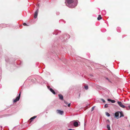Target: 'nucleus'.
Here are the masks:
<instances>
[{"label": "nucleus", "instance_id": "obj_15", "mask_svg": "<svg viewBox=\"0 0 130 130\" xmlns=\"http://www.w3.org/2000/svg\"><path fill=\"white\" fill-rule=\"evenodd\" d=\"M106 115L108 117H110V115L108 112H106Z\"/></svg>", "mask_w": 130, "mask_h": 130}, {"label": "nucleus", "instance_id": "obj_9", "mask_svg": "<svg viewBox=\"0 0 130 130\" xmlns=\"http://www.w3.org/2000/svg\"><path fill=\"white\" fill-rule=\"evenodd\" d=\"M58 96L59 98V99L60 100H63V97L62 95L61 94H59Z\"/></svg>", "mask_w": 130, "mask_h": 130}, {"label": "nucleus", "instance_id": "obj_7", "mask_svg": "<svg viewBox=\"0 0 130 130\" xmlns=\"http://www.w3.org/2000/svg\"><path fill=\"white\" fill-rule=\"evenodd\" d=\"M57 111L58 113H59L61 115H62L63 112V111L60 110H57Z\"/></svg>", "mask_w": 130, "mask_h": 130}, {"label": "nucleus", "instance_id": "obj_5", "mask_svg": "<svg viewBox=\"0 0 130 130\" xmlns=\"http://www.w3.org/2000/svg\"><path fill=\"white\" fill-rule=\"evenodd\" d=\"M39 10L38 9H37V10L35 11L34 14V18L35 19L37 17L38 15V12Z\"/></svg>", "mask_w": 130, "mask_h": 130}, {"label": "nucleus", "instance_id": "obj_18", "mask_svg": "<svg viewBox=\"0 0 130 130\" xmlns=\"http://www.w3.org/2000/svg\"><path fill=\"white\" fill-rule=\"evenodd\" d=\"M95 107V106H94L92 108L91 110V111H92L93 110H94V109Z\"/></svg>", "mask_w": 130, "mask_h": 130}, {"label": "nucleus", "instance_id": "obj_3", "mask_svg": "<svg viewBox=\"0 0 130 130\" xmlns=\"http://www.w3.org/2000/svg\"><path fill=\"white\" fill-rule=\"evenodd\" d=\"M20 95L21 92H20V94H19V95L15 99L13 100V102L14 103H15L17 102V101H18L20 99Z\"/></svg>", "mask_w": 130, "mask_h": 130}, {"label": "nucleus", "instance_id": "obj_11", "mask_svg": "<svg viewBox=\"0 0 130 130\" xmlns=\"http://www.w3.org/2000/svg\"><path fill=\"white\" fill-rule=\"evenodd\" d=\"M50 90L53 94H56L55 92L52 88H50Z\"/></svg>", "mask_w": 130, "mask_h": 130}, {"label": "nucleus", "instance_id": "obj_13", "mask_svg": "<svg viewBox=\"0 0 130 130\" xmlns=\"http://www.w3.org/2000/svg\"><path fill=\"white\" fill-rule=\"evenodd\" d=\"M119 113H120V117L121 118L122 117H123L124 116V115L123 114V113L121 111V112H119Z\"/></svg>", "mask_w": 130, "mask_h": 130}, {"label": "nucleus", "instance_id": "obj_22", "mask_svg": "<svg viewBox=\"0 0 130 130\" xmlns=\"http://www.w3.org/2000/svg\"><path fill=\"white\" fill-rule=\"evenodd\" d=\"M64 103L66 104H68V103L67 102L65 101H64Z\"/></svg>", "mask_w": 130, "mask_h": 130}, {"label": "nucleus", "instance_id": "obj_19", "mask_svg": "<svg viewBox=\"0 0 130 130\" xmlns=\"http://www.w3.org/2000/svg\"><path fill=\"white\" fill-rule=\"evenodd\" d=\"M101 100L103 101V102L104 103H105V100L103 99H101Z\"/></svg>", "mask_w": 130, "mask_h": 130}, {"label": "nucleus", "instance_id": "obj_10", "mask_svg": "<svg viewBox=\"0 0 130 130\" xmlns=\"http://www.w3.org/2000/svg\"><path fill=\"white\" fill-rule=\"evenodd\" d=\"M107 100L108 101L111 102L112 103H114L115 102V100H111L110 99H108Z\"/></svg>", "mask_w": 130, "mask_h": 130}, {"label": "nucleus", "instance_id": "obj_12", "mask_svg": "<svg viewBox=\"0 0 130 130\" xmlns=\"http://www.w3.org/2000/svg\"><path fill=\"white\" fill-rule=\"evenodd\" d=\"M37 116H34L32 117H31L30 119V120H31V121H30V122H31L32 120L34 119H35L36 117Z\"/></svg>", "mask_w": 130, "mask_h": 130}, {"label": "nucleus", "instance_id": "obj_16", "mask_svg": "<svg viewBox=\"0 0 130 130\" xmlns=\"http://www.w3.org/2000/svg\"><path fill=\"white\" fill-rule=\"evenodd\" d=\"M107 127L108 130H110V127L109 125H107Z\"/></svg>", "mask_w": 130, "mask_h": 130}, {"label": "nucleus", "instance_id": "obj_28", "mask_svg": "<svg viewBox=\"0 0 130 130\" xmlns=\"http://www.w3.org/2000/svg\"><path fill=\"white\" fill-rule=\"evenodd\" d=\"M106 79H107V80H108V78H106Z\"/></svg>", "mask_w": 130, "mask_h": 130}, {"label": "nucleus", "instance_id": "obj_24", "mask_svg": "<svg viewBox=\"0 0 130 130\" xmlns=\"http://www.w3.org/2000/svg\"><path fill=\"white\" fill-rule=\"evenodd\" d=\"M50 86H47V88H48V89H50Z\"/></svg>", "mask_w": 130, "mask_h": 130}, {"label": "nucleus", "instance_id": "obj_21", "mask_svg": "<svg viewBox=\"0 0 130 130\" xmlns=\"http://www.w3.org/2000/svg\"><path fill=\"white\" fill-rule=\"evenodd\" d=\"M23 25L24 26H28V25L26 23H23Z\"/></svg>", "mask_w": 130, "mask_h": 130}, {"label": "nucleus", "instance_id": "obj_23", "mask_svg": "<svg viewBox=\"0 0 130 130\" xmlns=\"http://www.w3.org/2000/svg\"><path fill=\"white\" fill-rule=\"evenodd\" d=\"M70 103H69L68 104V107H70Z\"/></svg>", "mask_w": 130, "mask_h": 130}, {"label": "nucleus", "instance_id": "obj_26", "mask_svg": "<svg viewBox=\"0 0 130 130\" xmlns=\"http://www.w3.org/2000/svg\"><path fill=\"white\" fill-rule=\"evenodd\" d=\"M68 130H73L72 129H68Z\"/></svg>", "mask_w": 130, "mask_h": 130}, {"label": "nucleus", "instance_id": "obj_1", "mask_svg": "<svg viewBox=\"0 0 130 130\" xmlns=\"http://www.w3.org/2000/svg\"><path fill=\"white\" fill-rule=\"evenodd\" d=\"M80 125V123L78 120H74V126L77 127Z\"/></svg>", "mask_w": 130, "mask_h": 130}, {"label": "nucleus", "instance_id": "obj_2", "mask_svg": "<svg viewBox=\"0 0 130 130\" xmlns=\"http://www.w3.org/2000/svg\"><path fill=\"white\" fill-rule=\"evenodd\" d=\"M67 2L68 3V5L67 6L69 7L72 8H73V6H71V5H72L73 2V0H66Z\"/></svg>", "mask_w": 130, "mask_h": 130}, {"label": "nucleus", "instance_id": "obj_27", "mask_svg": "<svg viewBox=\"0 0 130 130\" xmlns=\"http://www.w3.org/2000/svg\"><path fill=\"white\" fill-rule=\"evenodd\" d=\"M129 108L130 109V106H129Z\"/></svg>", "mask_w": 130, "mask_h": 130}, {"label": "nucleus", "instance_id": "obj_25", "mask_svg": "<svg viewBox=\"0 0 130 130\" xmlns=\"http://www.w3.org/2000/svg\"><path fill=\"white\" fill-rule=\"evenodd\" d=\"M79 94V96H78V98H79L80 97V93H79L78 94Z\"/></svg>", "mask_w": 130, "mask_h": 130}, {"label": "nucleus", "instance_id": "obj_4", "mask_svg": "<svg viewBox=\"0 0 130 130\" xmlns=\"http://www.w3.org/2000/svg\"><path fill=\"white\" fill-rule=\"evenodd\" d=\"M117 103L121 107L123 108H125V106L121 102L118 101L117 102Z\"/></svg>", "mask_w": 130, "mask_h": 130}, {"label": "nucleus", "instance_id": "obj_6", "mask_svg": "<svg viewBox=\"0 0 130 130\" xmlns=\"http://www.w3.org/2000/svg\"><path fill=\"white\" fill-rule=\"evenodd\" d=\"M119 111H117L115 113V117L117 119L119 118Z\"/></svg>", "mask_w": 130, "mask_h": 130}, {"label": "nucleus", "instance_id": "obj_20", "mask_svg": "<svg viewBox=\"0 0 130 130\" xmlns=\"http://www.w3.org/2000/svg\"><path fill=\"white\" fill-rule=\"evenodd\" d=\"M108 106V105L107 104H106L105 105L104 107L105 108H107Z\"/></svg>", "mask_w": 130, "mask_h": 130}, {"label": "nucleus", "instance_id": "obj_8", "mask_svg": "<svg viewBox=\"0 0 130 130\" xmlns=\"http://www.w3.org/2000/svg\"><path fill=\"white\" fill-rule=\"evenodd\" d=\"M77 4V0H74V7L76 6Z\"/></svg>", "mask_w": 130, "mask_h": 130}, {"label": "nucleus", "instance_id": "obj_14", "mask_svg": "<svg viewBox=\"0 0 130 130\" xmlns=\"http://www.w3.org/2000/svg\"><path fill=\"white\" fill-rule=\"evenodd\" d=\"M102 18L101 15H99L97 19L98 20H99L102 19Z\"/></svg>", "mask_w": 130, "mask_h": 130}, {"label": "nucleus", "instance_id": "obj_17", "mask_svg": "<svg viewBox=\"0 0 130 130\" xmlns=\"http://www.w3.org/2000/svg\"><path fill=\"white\" fill-rule=\"evenodd\" d=\"M85 88L86 90H87L88 89V86L87 85H86L85 86Z\"/></svg>", "mask_w": 130, "mask_h": 130}]
</instances>
